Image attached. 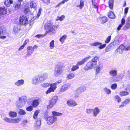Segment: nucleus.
Here are the masks:
<instances>
[{"mask_svg":"<svg viewBox=\"0 0 130 130\" xmlns=\"http://www.w3.org/2000/svg\"><path fill=\"white\" fill-rule=\"evenodd\" d=\"M117 85L116 83H114L112 84L111 86V88L112 89H115L117 87Z\"/></svg>","mask_w":130,"mask_h":130,"instance_id":"54","label":"nucleus"},{"mask_svg":"<svg viewBox=\"0 0 130 130\" xmlns=\"http://www.w3.org/2000/svg\"><path fill=\"white\" fill-rule=\"evenodd\" d=\"M70 87V84L69 83L66 84L64 85L61 88L60 91L63 92L69 89Z\"/></svg>","mask_w":130,"mask_h":130,"instance_id":"15","label":"nucleus"},{"mask_svg":"<svg viewBox=\"0 0 130 130\" xmlns=\"http://www.w3.org/2000/svg\"><path fill=\"white\" fill-rule=\"evenodd\" d=\"M98 59V57L95 56L92 59L91 61L88 62L84 68L85 70L86 71L89 70L94 67L97 63V61Z\"/></svg>","mask_w":130,"mask_h":130,"instance_id":"3","label":"nucleus"},{"mask_svg":"<svg viewBox=\"0 0 130 130\" xmlns=\"http://www.w3.org/2000/svg\"><path fill=\"white\" fill-rule=\"evenodd\" d=\"M86 89V87L84 86L79 88L76 90V92L80 94L81 92H84Z\"/></svg>","mask_w":130,"mask_h":130,"instance_id":"26","label":"nucleus"},{"mask_svg":"<svg viewBox=\"0 0 130 130\" xmlns=\"http://www.w3.org/2000/svg\"><path fill=\"white\" fill-rule=\"evenodd\" d=\"M125 47L124 45H121L116 50L115 53L117 54L118 53L120 54L122 53Z\"/></svg>","mask_w":130,"mask_h":130,"instance_id":"13","label":"nucleus"},{"mask_svg":"<svg viewBox=\"0 0 130 130\" xmlns=\"http://www.w3.org/2000/svg\"><path fill=\"white\" fill-rule=\"evenodd\" d=\"M13 3V1L12 0H6L4 2L5 4L7 7H9Z\"/></svg>","mask_w":130,"mask_h":130,"instance_id":"29","label":"nucleus"},{"mask_svg":"<svg viewBox=\"0 0 130 130\" xmlns=\"http://www.w3.org/2000/svg\"><path fill=\"white\" fill-rule=\"evenodd\" d=\"M54 40H52L50 43V47L51 49H53L54 45Z\"/></svg>","mask_w":130,"mask_h":130,"instance_id":"49","label":"nucleus"},{"mask_svg":"<svg viewBox=\"0 0 130 130\" xmlns=\"http://www.w3.org/2000/svg\"><path fill=\"white\" fill-rule=\"evenodd\" d=\"M9 116L11 118H14L17 115V113L15 111H10L9 113Z\"/></svg>","mask_w":130,"mask_h":130,"instance_id":"28","label":"nucleus"},{"mask_svg":"<svg viewBox=\"0 0 130 130\" xmlns=\"http://www.w3.org/2000/svg\"><path fill=\"white\" fill-rule=\"evenodd\" d=\"M42 10V9L41 8H40L39 9V12L37 14V17L38 18L39 17L41 13V11Z\"/></svg>","mask_w":130,"mask_h":130,"instance_id":"61","label":"nucleus"},{"mask_svg":"<svg viewBox=\"0 0 130 130\" xmlns=\"http://www.w3.org/2000/svg\"><path fill=\"white\" fill-rule=\"evenodd\" d=\"M84 2L83 0H80L79 5L77 6V7H79L80 9H82L84 6Z\"/></svg>","mask_w":130,"mask_h":130,"instance_id":"37","label":"nucleus"},{"mask_svg":"<svg viewBox=\"0 0 130 130\" xmlns=\"http://www.w3.org/2000/svg\"><path fill=\"white\" fill-rule=\"evenodd\" d=\"M64 71V67L60 63L57 64L55 67L54 74L55 76L58 77L62 75Z\"/></svg>","mask_w":130,"mask_h":130,"instance_id":"2","label":"nucleus"},{"mask_svg":"<svg viewBox=\"0 0 130 130\" xmlns=\"http://www.w3.org/2000/svg\"><path fill=\"white\" fill-rule=\"evenodd\" d=\"M57 120L56 117L53 116L49 117L47 118V123L48 124L50 125L54 122Z\"/></svg>","mask_w":130,"mask_h":130,"instance_id":"9","label":"nucleus"},{"mask_svg":"<svg viewBox=\"0 0 130 130\" xmlns=\"http://www.w3.org/2000/svg\"><path fill=\"white\" fill-rule=\"evenodd\" d=\"M21 3L20 2H18L15 4L14 8L15 10L19 9L20 7Z\"/></svg>","mask_w":130,"mask_h":130,"instance_id":"40","label":"nucleus"},{"mask_svg":"<svg viewBox=\"0 0 130 130\" xmlns=\"http://www.w3.org/2000/svg\"><path fill=\"white\" fill-rule=\"evenodd\" d=\"M108 16L111 19H113L115 17V14L112 11H110L109 12Z\"/></svg>","mask_w":130,"mask_h":130,"instance_id":"33","label":"nucleus"},{"mask_svg":"<svg viewBox=\"0 0 130 130\" xmlns=\"http://www.w3.org/2000/svg\"><path fill=\"white\" fill-rule=\"evenodd\" d=\"M46 35V33H45L44 35L38 34V35H36L35 36V37L39 38L40 37H43L45 36Z\"/></svg>","mask_w":130,"mask_h":130,"instance_id":"59","label":"nucleus"},{"mask_svg":"<svg viewBox=\"0 0 130 130\" xmlns=\"http://www.w3.org/2000/svg\"><path fill=\"white\" fill-rule=\"evenodd\" d=\"M128 92L126 91L121 92L120 93V95L122 96L127 95L128 94Z\"/></svg>","mask_w":130,"mask_h":130,"instance_id":"48","label":"nucleus"},{"mask_svg":"<svg viewBox=\"0 0 130 130\" xmlns=\"http://www.w3.org/2000/svg\"><path fill=\"white\" fill-rule=\"evenodd\" d=\"M3 120L4 121L7 123H11V119L5 117L3 119Z\"/></svg>","mask_w":130,"mask_h":130,"instance_id":"44","label":"nucleus"},{"mask_svg":"<svg viewBox=\"0 0 130 130\" xmlns=\"http://www.w3.org/2000/svg\"><path fill=\"white\" fill-rule=\"evenodd\" d=\"M21 120V118L11 119V123H18Z\"/></svg>","mask_w":130,"mask_h":130,"instance_id":"32","label":"nucleus"},{"mask_svg":"<svg viewBox=\"0 0 130 130\" xmlns=\"http://www.w3.org/2000/svg\"><path fill=\"white\" fill-rule=\"evenodd\" d=\"M41 124V119L40 118H38L35 122V129L37 130L39 128Z\"/></svg>","mask_w":130,"mask_h":130,"instance_id":"20","label":"nucleus"},{"mask_svg":"<svg viewBox=\"0 0 130 130\" xmlns=\"http://www.w3.org/2000/svg\"><path fill=\"white\" fill-rule=\"evenodd\" d=\"M24 83V80L23 79L18 80L14 83V85L17 87H20L23 85Z\"/></svg>","mask_w":130,"mask_h":130,"instance_id":"17","label":"nucleus"},{"mask_svg":"<svg viewBox=\"0 0 130 130\" xmlns=\"http://www.w3.org/2000/svg\"><path fill=\"white\" fill-rule=\"evenodd\" d=\"M86 89V87L84 86L79 88L76 90V92L80 94L81 92H84Z\"/></svg>","mask_w":130,"mask_h":130,"instance_id":"25","label":"nucleus"},{"mask_svg":"<svg viewBox=\"0 0 130 130\" xmlns=\"http://www.w3.org/2000/svg\"><path fill=\"white\" fill-rule=\"evenodd\" d=\"M100 111L99 108L97 107H96L93 110V116L94 117H96L100 112Z\"/></svg>","mask_w":130,"mask_h":130,"instance_id":"18","label":"nucleus"},{"mask_svg":"<svg viewBox=\"0 0 130 130\" xmlns=\"http://www.w3.org/2000/svg\"><path fill=\"white\" fill-rule=\"evenodd\" d=\"M130 100L129 99H125L124 101L121 103V104L119 106V107H124L129 103Z\"/></svg>","mask_w":130,"mask_h":130,"instance_id":"23","label":"nucleus"},{"mask_svg":"<svg viewBox=\"0 0 130 130\" xmlns=\"http://www.w3.org/2000/svg\"><path fill=\"white\" fill-rule=\"evenodd\" d=\"M115 99L117 100V101L118 103H119L120 102L121 99L118 95H116V96L115 97Z\"/></svg>","mask_w":130,"mask_h":130,"instance_id":"60","label":"nucleus"},{"mask_svg":"<svg viewBox=\"0 0 130 130\" xmlns=\"http://www.w3.org/2000/svg\"><path fill=\"white\" fill-rule=\"evenodd\" d=\"M114 0H109V7L112 9L113 7Z\"/></svg>","mask_w":130,"mask_h":130,"instance_id":"35","label":"nucleus"},{"mask_svg":"<svg viewBox=\"0 0 130 130\" xmlns=\"http://www.w3.org/2000/svg\"><path fill=\"white\" fill-rule=\"evenodd\" d=\"M93 109H86V110L87 113L88 114H90L93 111Z\"/></svg>","mask_w":130,"mask_h":130,"instance_id":"57","label":"nucleus"},{"mask_svg":"<svg viewBox=\"0 0 130 130\" xmlns=\"http://www.w3.org/2000/svg\"><path fill=\"white\" fill-rule=\"evenodd\" d=\"M32 83L34 85H37L41 83L42 82L39 76H34L32 79Z\"/></svg>","mask_w":130,"mask_h":130,"instance_id":"7","label":"nucleus"},{"mask_svg":"<svg viewBox=\"0 0 130 130\" xmlns=\"http://www.w3.org/2000/svg\"><path fill=\"white\" fill-rule=\"evenodd\" d=\"M41 100L40 98H37L33 101L32 103V105L33 107H36L39 105V102L41 101Z\"/></svg>","mask_w":130,"mask_h":130,"instance_id":"14","label":"nucleus"},{"mask_svg":"<svg viewBox=\"0 0 130 130\" xmlns=\"http://www.w3.org/2000/svg\"><path fill=\"white\" fill-rule=\"evenodd\" d=\"M125 50L128 51L130 50V44L128 45L127 47H125L124 48Z\"/></svg>","mask_w":130,"mask_h":130,"instance_id":"63","label":"nucleus"},{"mask_svg":"<svg viewBox=\"0 0 130 130\" xmlns=\"http://www.w3.org/2000/svg\"><path fill=\"white\" fill-rule=\"evenodd\" d=\"M90 45L91 46H95L100 45V46L99 47V48L100 49H102L104 48L106 45V44H102L101 43L99 42H96L93 43H91Z\"/></svg>","mask_w":130,"mask_h":130,"instance_id":"10","label":"nucleus"},{"mask_svg":"<svg viewBox=\"0 0 130 130\" xmlns=\"http://www.w3.org/2000/svg\"><path fill=\"white\" fill-rule=\"evenodd\" d=\"M90 58V56L86 57L83 59L82 61L78 62L76 64L78 66L84 64L85 62L87 61Z\"/></svg>","mask_w":130,"mask_h":130,"instance_id":"19","label":"nucleus"},{"mask_svg":"<svg viewBox=\"0 0 130 130\" xmlns=\"http://www.w3.org/2000/svg\"><path fill=\"white\" fill-rule=\"evenodd\" d=\"M79 68L78 66L76 64V65L74 66L71 69L72 71H74Z\"/></svg>","mask_w":130,"mask_h":130,"instance_id":"51","label":"nucleus"},{"mask_svg":"<svg viewBox=\"0 0 130 130\" xmlns=\"http://www.w3.org/2000/svg\"><path fill=\"white\" fill-rule=\"evenodd\" d=\"M112 48L111 47V46L109 44V45H108L106 47L105 49V51L106 52H108L110 50V49Z\"/></svg>","mask_w":130,"mask_h":130,"instance_id":"56","label":"nucleus"},{"mask_svg":"<svg viewBox=\"0 0 130 130\" xmlns=\"http://www.w3.org/2000/svg\"><path fill=\"white\" fill-rule=\"evenodd\" d=\"M6 33V29L3 27H0V38L4 39L6 38L5 36L3 35H4Z\"/></svg>","mask_w":130,"mask_h":130,"instance_id":"12","label":"nucleus"},{"mask_svg":"<svg viewBox=\"0 0 130 130\" xmlns=\"http://www.w3.org/2000/svg\"><path fill=\"white\" fill-rule=\"evenodd\" d=\"M118 40H115L113 42L111 43L110 44V45L112 48H113L115 47L117 45L119 44Z\"/></svg>","mask_w":130,"mask_h":130,"instance_id":"30","label":"nucleus"},{"mask_svg":"<svg viewBox=\"0 0 130 130\" xmlns=\"http://www.w3.org/2000/svg\"><path fill=\"white\" fill-rule=\"evenodd\" d=\"M101 22L103 23H104L106 22L108 20L107 18L105 17H102L101 18Z\"/></svg>","mask_w":130,"mask_h":130,"instance_id":"41","label":"nucleus"},{"mask_svg":"<svg viewBox=\"0 0 130 130\" xmlns=\"http://www.w3.org/2000/svg\"><path fill=\"white\" fill-rule=\"evenodd\" d=\"M6 13V9L4 7H0V15L1 14H5Z\"/></svg>","mask_w":130,"mask_h":130,"instance_id":"27","label":"nucleus"},{"mask_svg":"<svg viewBox=\"0 0 130 130\" xmlns=\"http://www.w3.org/2000/svg\"><path fill=\"white\" fill-rule=\"evenodd\" d=\"M34 51L32 47L31 46H28L27 48V53L25 55V57H29L32 54Z\"/></svg>","mask_w":130,"mask_h":130,"instance_id":"11","label":"nucleus"},{"mask_svg":"<svg viewBox=\"0 0 130 130\" xmlns=\"http://www.w3.org/2000/svg\"><path fill=\"white\" fill-rule=\"evenodd\" d=\"M19 21L20 25L24 26H26L28 24L30 26L31 24H33V20L32 21H30L29 22L27 17L25 16H21L20 18Z\"/></svg>","mask_w":130,"mask_h":130,"instance_id":"4","label":"nucleus"},{"mask_svg":"<svg viewBox=\"0 0 130 130\" xmlns=\"http://www.w3.org/2000/svg\"><path fill=\"white\" fill-rule=\"evenodd\" d=\"M26 112L23 110L22 109H20L18 112V113L20 115H23L26 114Z\"/></svg>","mask_w":130,"mask_h":130,"instance_id":"39","label":"nucleus"},{"mask_svg":"<svg viewBox=\"0 0 130 130\" xmlns=\"http://www.w3.org/2000/svg\"><path fill=\"white\" fill-rule=\"evenodd\" d=\"M24 12L26 15L29 14L30 13V12L29 10V8H25L24 10Z\"/></svg>","mask_w":130,"mask_h":130,"instance_id":"47","label":"nucleus"},{"mask_svg":"<svg viewBox=\"0 0 130 130\" xmlns=\"http://www.w3.org/2000/svg\"><path fill=\"white\" fill-rule=\"evenodd\" d=\"M50 84L47 83H44L42 84L41 86L43 87L46 88L47 87H49L50 86Z\"/></svg>","mask_w":130,"mask_h":130,"instance_id":"53","label":"nucleus"},{"mask_svg":"<svg viewBox=\"0 0 130 130\" xmlns=\"http://www.w3.org/2000/svg\"><path fill=\"white\" fill-rule=\"evenodd\" d=\"M96 67V71L97 73V74H98L99 73L100 70L102 69V64H100L99 66H97Z\"/></svg>","mask_w":130,"mask_h":130,"instance_id":"34","label":"nucleus"},{"mask_svg":"<svg viewBox=\"0 0 130 130\" xmlns=\"http://www.w3.org/2000/svg\"><path fill=\"white\" fill-rule=\"evenodd\" d=\"M103 90L107 94H109L111 92V91L110 90L108 89L106 87H105L104 88Z\"/></svg>","mask_w":130,"mask_h":130,"instance_id":"46","label":"nucleus"},{"mask_svg":"<svg viewBox=\"0 0 130 130\" xmlns=\"http://www.w3.org/2000/svg\"><path fill=\"white\" fill-rule=\"evenodd\" d=\"M67 38V36L66 35H64L62 36L59 39V41L62 43H63L65 39Z\"/></svg>","mask_w":130,"mask_h":130,"instance_id":"38","label":"nucleus"},{"mask_svg":"<svg viewBox=\"0 0 130 130\" xmlns=\"http://www.w3.org/2000/svg\"><path fill=\"white\" fill-rule=\"evenodd\" d=\"M26 110L29 111H31L32 110V107L31 106H29L26 108Z\"/></svg>","mask_w":130,"mask_h":130,"instance_id":"62","label":"nucleus"},{"mask_svg":"<svg viewBox=\"0 0 130 130\" xmlns=\"http://www.w3.org/2000/svg\"><path fill=\"white\" fill-rule=\"evenodd\" d=\"M58 97L57 96H54L52 99L49 101L50 104L47 106L48 109H50L53 107L57 101Z\"/></svg>","mask_w":130,"mask_h":130,"instance_id":"6","label":"nucleus"},{"mask_svg":"<svg viewBox=\"0 0 130 130\" xmlns=\"http://www.w3.org/2000/svg\"><path fill=\"white\" fill-rule=\"evenodd\" d=\"M115 77H110L109 79V82L110 83L115 82Z\"/></svg>","mask_w":130,"mask_h":130,"instance_id":"52","label":"nucleus"},{"mask_svg":"<svg viewBox=\"0 0 130 130\" xmlns=\"http://www.w3.org/2000/svg\"><path fill=\"white\" fill-rule=\"evenodd\" d=\"M26 101V100L23 97H19L16 103L17 107L20 108L24 106L25 104Z\"/></svg>","mask_w":130,"mask_h":130,"instance_id":"5","label":"nucleus"},{"mask_svg":"<svg viewBox=\"0 0 130 130\" xmlns=\"http://www.w3.org/2000/svg\"><path fill=\"white\" fill-rule=\"evenodd\" d=\"M65 18V16L64 15H62L61 17H58V20H59L60 21H62Z\"/></svg>","mask_w":130,"mask_h":130,"instance_id":"58","label":"nucleus"},{"mask_svg":"<svg viewBox=\"0 0 130 130\" xmlns=\"http://www.w3.org/2000/svg\"><path fill=\"white\" fill-rule=\"evenodd\" d=\"M42 82L46 80L48 77V74L46 73H44L39 76Z\"/></svg>","mask_w":130,"mask_h":130,"instance_id":"22","label":"nucleus"},{"mask_svg":"<svg viewBox=\"0 0 130 130\" xmlns=\"http://www.w3.org/2000/svg\"><path fill=\"white\" fill-rule=\"evenodd\" d=\"M109 74L110 76L112 77H115L117 75V71L115 69L110 71Z\"/></svg>","mask_w":130,"mask_h":130,"instance_id":"24","label":"nucleus"},{"mask_svg":"<svg viewBox=\"0 0 130 130\" xmlns=\"http://www.w3.org/2000/svg\"><path fill=\"white\" fill-rule=\"evenodd\" d=\"M130 27V17H129L126 21V23L123 28L124 30H126Z\"/></svg>","mask_w":130,"mask_h":130,"instance_id":"21","label":"nucleus"},{"mask_svg":"<svg viewBox=\"0 0 130 130\" xmlns=\"http://www.w3.org/2000/svg\"><path fill=\"white\" fill-rule=\"evenodd\" d=\"M67 104L70 106H75L77 105L76 102L72 100H70L68 101Z\"/></svg>","mask_w":130,"mask_h":130,"instance_id":"16","label":"nucleus"},{"mask_svg":"<svg viewBox=\"0 0 130 130\" xmlns=\"http://www.w3.org/2000/svg\"><path fill=\"white\" fill-rule=\"evenodd\" d=\"M121 75H120L116 77H115V82L121 81L122 80V77H121Z\"/></svg>","mask_w":130,"mask_h":130,"instance_id":"45","label":"nucleus"},{"mask_svg":"<svg viewBox=\"0 0 130 130\" xmlns=\"http://www.w3.org/2000/svg\"><path fill=\"white\" fill-rule=\"evenodd\" d=\"M127 79H130V72H128L127 75L126 76Z\"/></svg>","mask_w":130,"mask_h":130,"instance_id":"64","label":"nucleus"},{"mask_svg":"<svg viewBox=\"0 0 130 130\" xmlns=\"http://www.w3.org/2000/svg\"><path fill=\"white\" fill-rule=\"evenodd\" d=\"M20 26L19 25L15 26L13 29L14 32L15 33L18 32L20 30Z\"/></svg>","mask_w":130,"mask_h":130,"instance_id":"31","label":"nucleus"},{"mask_svg":"<svg viewBox=\"0 0 130 130\" xmlns=\"http://www.w3.org/2000/svg\"><path fill=\"white\" fill-rule=\"evenodd\" d=\"M52 114L54 116H61L62 115V113L57 112L55 111H52Z\"/></svg>","mask_w":130,"mask_h":130,"instance_id":"42","label":"nucleus"},{"mask_svg":"<svg viewBox=\"0 0 130 130\" xmlns=\"http://www.w3.org/2000/svg\"><path fill=\"white\" fill-rule=\"evenodd\" d=\"M74 74L73 73H70L68 75L67 78L68 79H72L74 78Z\"/></svg>","mask_w":130,"mask_h":130,"instance_id":"43","label":"nucleus"},{"mask_svg":"<svg viewBox=\"0 0 130 130\" xmlns=\"http://www.w3.org/2000/svg\"><path fill=\"white\" fill-rule=\"evenodd\" d=\"M30 7L31 8H34L35 9L36 6V3L34 1H32L30 4Z\"/></svg>","mask_w":130,"mask_h":130,"instance_id":"36","label":"nucleus"},{"mask_svg":"<svg viewBox=\"0 0 130 130\" xmlns=\"http://www.w3.org/2000/svg\"><path fill=\"white\" fill-rule=\"evenodd\" d=\"M39 113V111L38 110H36L34 112L33 116V118L34 119H36Z\"/></svg>","mask_w":130,"mask_h":130,"instance_id":"50","label":"nucleus"},{"mask_svg":"<svg viewBox=\"0 0 130 130\" xmlns=\"http://www.w3.org/2000/svg\"><path fill=\"white\" fill-rule=\"evenodd\" d=\"M50 87L46 92V94H48L51 92H53L57 88L56 85L55 83L53 84H50Z\"/></svg>","mask_w":130,"mask_h":130,"instance_id":"8","label":"nucleus"},{"mask_svg":"<svg viewBox=\"0 0 130 130\" xmlns=\"http://www.w3.org/2000/svg\"><path fill=\"white\" fill-rule=\"evenodd\" d=\"M45 29L46 31V34L49 33L50 34L53 35L55 32V31L57 29V26L53 25V23L51 21L47 22L45 26Z\"/></svg>","mask_w":130,"mask_h":130,"instance_id":"1","label":"nucleus"},{"mask_svg":"<svg viewBox=\"0 0 130 130\" xmlns=\"http://www.w3.org/2000/svg\"><path fill=\"white\" fill-rule=\"evenodd\" d=\"M111 36H108L105 41V43H109L111 40Z\"/></svg>","mask_w":130,"mask_h":130,"instance_id":"55","label":"nucleus"}]
</instances>
